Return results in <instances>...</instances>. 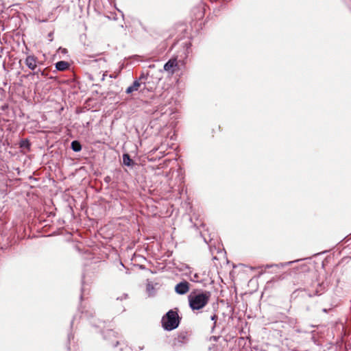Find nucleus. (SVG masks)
I'll use <instances>...</instances> for the list:
<instances>
[{
	"label": "nucleus",
	"instance_id": "5",
	"mask_svg": "<svg viewBox=\"0 0 351 351\" xmlns=\"http://www.w3.org/2000/svg\"><path fill=\"white\" fill-rule=\"evenodd\" d=\"M25 64L30 69L34 70L37 66L36 58L28 56L25 60Z\"/></svg>",
	"mask_w": 351,
	"mask_h": 351
},
{
	"label": "nucleus",
	"instance_id": "1",
	"mask_svg": "<svg viewBox=\"0 0 351 351\" xmlns=\"http://www.w3.org/2000/svg\"><path fill=\"white\" fill-rule=\"evenodd\" d=\"M211 293L208 291L195 290L188 295L189 307L192 311H198L204 308L208 303Z\"/></svg>",
	"mask_w": 351,
	"mask_h": 351
},
{
	"label": "nucleus",
	"instance_id": "10",
	"mask_svg": "<svg viewBox=\"0 0 351 351\" xmlns=\"http://www.w3.org/2000/svg\"><path fill=\"white\" fill-rule=\"evenodd\" d=\"M71 148L74 152H79L81 150L82 146L78 141H74L71 143Z\"/></svg>",
	"mask_w": 351,
	"mask_h": 351
},
{
	"label": "nucleus",
	"instance_id": "6",
	"mask_svg": "<svg viewBox=\"0 0 351 351\" xmlns=\"http://www.w3.org/2000/svg\"><path fill=\"white\" fill-rule=\"evenodd\" d=\"M69 66V64L66 61H59L56 64V68L58 71H65Z\"/></svg>",
	"mask_w": 351,
	"mask_h": 351
},
{
	"label": "nucleus",
	"instance_id": "8",
	"mask_svg": "<svg viewBox=\"0 0 351 351\" xmlns=\"http://www.w3.org/2000/svg\"><path fill=\"white\" fill-rule=\"evenodd\" d=\"M146 290L149 295L152 296L154 295L156 289L153 284L149 282L147 284Z\"/></svg>",
	"mask_w": 351,
	"mask_h": 351
},
{
	"label": "nucleus",
	"instance_id": "3",
	"mask_svg": "<svg viewBox=\"0 0 351 351\" xmlns=\"http://www.w3.org/2000/svg\"><path fill=\"white\" fill-rule=\"evenodd\" d=\"M175 291L177 293L184 295L189 291V284L186 281H183L178 285L175 287Z\"/></svg>",
	"mask_w": 351,
	"mask_h": 351
},
{
	"label": "nucleus",
	"instance_id": "13",
	"mask_svg": "<svg viewBox=\"0 0 351 351\" xmlns=\"http://www.w3.org/2000/svg\"><path fill=\"white\" fill-rule=\"evenodd\" d=\"M19 145L20 147H22V141L19 142Z\"/></svg>",
	"mask_w": 351,
	"mask_h": 351
},
{
	"label": "nucleus",
	"instance_id": "7",
	"mask_svg": "<svg viewBox=\"0 0 351 351\" xmlns=\"http://www.w3.org/2000/svg\"><path fill=\"white\" fill-rule=\"evenodd\" d=\"M140 83L138 81H134L133 84L130 86H129L127 89H126V93L128 94H130L134 91H136L138 89L139 86H140Z\"/></svg>",
	"mask_w": 351,
	"mask_h": 351
},
{
	"label": "nucleus",
	"instance_id": "12",
	"mask_svg": "<svg viewBox=\"0 0 351 351\" xmlns=\"http://www.w3.org/2000/svg\"><path fill=\"white\" fill-rule=\"evenodd\" d=\"M215 319H216V315L212 316V317H211L212 320H215Z\"/></svg>",
	"mask_w": 351,
	"mask_h": 351
},
{
	"label": "nucleus",
	"instance_id": "11",
	"mask_svg": "<svg viewBox=\"0 0 351 351\" xmlns=\"http://www.w3.org/2000/svg\"><path fill=\"white\" fill-rule=\"evenodd\" d=\"M23 147H27L29 146V142L27 140H23Z\"/></svg>",
	"mask_w": 351,
	"mask_h": 351
},
{
	"label": "nucleus",
	"instance_id": "2",
	"mask_svg": "<svg viewBox=\"0 0 351 351\" xmlns=\"http://www.w3.org/2000/svg\"><path fill=\"white\" fill-rule=\"evenodd\" d=\"M162 324L167 330H172L179 325V317L177 312L170 310L162 318Z\"/></svg>",
	"mask_w": 351,
	"mask_h": 351
},
{
	"label": "nucleus",
	"instance_id": "4",
	"mask_svg": "<svg viewBox=\"0 0 351 351\" xmlns=\"http://www.w3.org/2000/svg\"><path fill=\"white\" fill-rule=\"evenodd\" d=\"M178 66V62L176 58L170 59L165 65L164 70L171 72V74L174 73V68Z\"/></svg>",
	"mask_w": 351,
	"mask_h": 351
},
{
	"label": "nucleus",
	"instance_id": "9",
	"mask_svg": "<svg viewBox=\"0 0 351 351\" xmlns=\"http://www.w3.org/2000/svg\"><path fill=\"white\" fill-rule=\"evenodd\" d=\"M123 164L126 166H130L132 163V160L128 154H125L123 155Z\"/></svg>",
	"mask_w": 351,
	"mask_h": 351
}]
</instances>
